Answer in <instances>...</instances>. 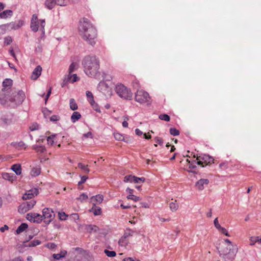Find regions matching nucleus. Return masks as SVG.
<instances>
[{
	"instance_id": "nucleus-1",
	"label": "nucleus",
	"mask_w": 261,
	"mask_h": 261,
	"mask_svg": "<svg viewBox=\"0 0 261 261\" xmlns=\"http://www.w3.org/2000/svg\"><path fill=\"white\" fill-rule=\"evenodd\" d=\"M79 29L80 35L84 40L91 45L95 44L97 31L87 18H83L80 21Z\"/></svg>"
},
{
	"instance_id": "nucleus-2",
	"label": "nucleus",
	"mask_w": 261,
	"mask_h": 261,
	"mask_svg": "<svg viewBox=\"0 0 261 261\" xmlns=\"http://www.w3.org/2000/svg\"><path fill=\"white\" fill-rule=\"evenodd\" d=\"M85 73L90 77H95L98 73L99 63L98 59L94 56H87L82 61Z\"/></svg>"
},
{
	"instance_id": "nucleus-3",
	"label": "nucleus",
	"mask_w": 261,
	"mask_h": 261,
	"mask_svg": "<svg viewBox=\"0 0 261 261\" xmlns=\"http://www.w3.org/2000/svg\"><path fill=\"white\" fill-rule=\"evenodd\" d=\"M217 249L220 256L225 260H233L238 252V247L236 245H220Z\"/></svg>"
},
{
	"instance_id": "nucleus-4",
	"label": "nucleus",
	"mask_w": 261,
	"mask_h": 261,
	"mask_svg": "<svg viewBox=\"0 0 261 261\" xmlns=\"http://www.w3.org/2000/svg\"><path fill=\"white\" fill-rule=\"evenodd\" d=\"M25 97L24 92L21 90L16 92L14 90L9 94V96H7L5 98L8 101L6 105L10 106L11 104L12 107L20 105L23 101Z\"/></svg>"
},
{
	"instance_id": "nucleus-5",
	"label": "nucleus",
	"mask_w": 261,
	"mask_h": 261,
	"mask_svg": "<svg viewBox=\"0 0 261 261\" xmlns=\"http://www.w3.org/2000/svg\"><path fill=\"white\" fill-rule=\"evenodd\" d=\"M13 81L10 79H6L3 82V89L0 93V103L2 105H6L8 101L5 98L7 96H9V94L14 90L11 89Z\"/></svg>"
},
{
	"instance_id": "nucleus-6",
	"label": "nucleus",
	"mask_w": 261,
	"mask_h": 261,
	"mask_svg": "<svg viewBox=\"0 0 261 261\" xmlns=\"http://www.w3.org/2000/svg\"><path fill=\"white\" fill-rule=\"evenodd\" d=\"M115 92L118 95L124 99L131 100L133 97V93L130 89L121 84H118L115 86Z\"/></svg>"
},
{
	"instance_id": "nucleus-7",
	"label": "nucleus",
	"mask_w": 261,
	"mask_h": 261,
	"mask_svg": "<svg viewBox=\"0 0 261 261\" xmlns=\"http://www.w3.org/2000/svg\"><path fill=\"white\" fill-rule=\"evenodd\" d=\"M45 24V22L44 19L38 20L36 15H33L30 25L32 31L36 32L40 29L44 34Z\"/></svg>"
},
{
	"instance_id": "nucleus-8",
	"label": "nucleus",
	"mask_w": 261,
	"mask_h": 261,
	"mask_svg": "<svg viewBox=\"0 0 261 261\" xmlns=\"http://www.w3.org/2000/svg\"><path fill=\"white\" fill-rule=\"evenodd\" d=\"M135 99L137 102L141 104L147 103L148 105L149 103L150 96L147 92L143 90H137L135 93Z\"/></svg>"
},
{
	"instance_id": "nucleus-9",
	"label": "nucleus",
	"mask_w": 261,
	"mask_h": 261,
	"mask_svg": "<svg viewBox=\"0 0 261 261\" xmlns=\"http://www.w3.org/2000/svg\"><path fill=\"white\" fill-rule=\"evenodd\" d=\"M201 159L203 161H201L199 158H197L196 160L194 161L192 163H190L189 162V163L190 164L189 165V168H194L195 167V165L193 164V163H195L198 165H201L202 167H204V165H203V163H204L205 165H207L208 164H211L212 163H213L214 161V159L208 155H204L201 158Z\"/></svg>"
},
{
	"instance_id": "nucleus-10",
	"label": "nucleus",
	"mask_w": 261,
	"mask_h": 261,
	"mask_svg": "<svg viewBox=\"0 0 261 261\" xmlns=\"http://www.w3.org/2000/svg\"><path fill=\"white\" fill-rule=\"evenodd\" d=\"M36 203V201L35 200L24 202L19 206L18 211L19 213L24 214L31 210Z\"/></svg>"
},
{
	"instance_id": "nucleus-11",
	"label": "nucleus",
	"mask_w": 261,
	"mask_h": 261,
	"mask_svg": "<svg viewBox=\"0 0 261 261\" xmlns=\"http://www.w3.org/2000/svg\"><path fill=\"white\" fill-rule=\"evenodd\" d=\"M43 219L44 222L49 224L54 218L55 214L51 209L49 208H45L42 211Z\"/></svg>"
},
{
	"instance_id": "nucleus-12",
	"label": "nucleus",
	"mask_w": 261,
	"mask_h": 261,
	"mask_svg": "<svg viewBox=\"0 0 261 261\" xmlns=\"http://www.w3.org/2000/svg\"><path fill=\"white\" fill-rule=\"evenodd\" d=\"M98 90L106 96L110 97L112 95V90L108 84L105 82H100L98 85Z\"/></svg>"
},
{
	"instance_id": "nucleus-13",
	"label": "nucleus",
	"mask_w": 261,
	"mask_h": 261,
	"mask_svg": "<svg viewBox=\"0 0 261 261\" xmlns=\"http://www.w3.org/2000/svg\"><path fill=\"white\" fill-rule=\"evenodd\" d=\"M26 218L30 222L36 223H40L43 220V216L36 213H28Z\"/></svg>"
},
{
	"instance_id": "nucleus-14",
	"label": "nucleus",
	"mask_w": 261,
	"mask_h": 261,
	"mask_svg": "<svg viewBox=\"0 0 261 261\" xmlns=\"http://www.w3.org/2000/svg\"><path fill=\"white\" fill-rule=\"evenodd\" d=\"M38 194V190L36 188L28 190L23 195L22 199L23 200H27L32 198L35 196H37Z\"/></svg>"
},
{
	"instance_id": "nucleus-15",
	"label": "nucleus",
	"mask_w": 261,
	"mask_h": 261,
	"mask_svg": "<svg viewBox=\"0 0 261 261\" xmlns=\"http://www.w3.org/2000/svg\"><path fill=\"white\" fill-rule=\"evenodd\" d=\"M42 68L40 65L37 66L33 70L31 79L34 80H37L41 74Z\"/></svg>"
},
{
	"instance_id": "nucleus-16",
	"label": "nucleus",
	"mask_w": 261,
	"mask_h": 261,
	"mask_svg": "<svg viewBox=\"0 0 261 261\" xmlns=\"http://www.w3.org/2000/svg\"><path fill=\"white\" fill-rule=\"evenodd\" d=\"M208 183L207 179H201L196 182V186L199 190H202L204 189V186L207 185Z\"/></svg>"
},
{
	"instance_id": "nucleus-17",
	"label": "nucleus",
	"mask_w": 261,
	"mask_h": 261,
	"mask_svg": "<svg viewBox=\"0 0 261 261\" xmlns=\"http://www.w3.org/2000/svg\"><path fill=\"white\" fill-rule=\"evenodd\" d=\"M56 5H58L57 0H45L44 2L45 7L48 10H51Z\"/></svg>"
},
{
	"instance_id": "nucleus-18",
	"label": "nucleus",
	"mask_w": 261,
	"mask_h": 261,
	"mask_svg": "<svg viewBox=\"0 0 261 261\" xmlns=\"http://www.w3.org/2000/svg\"><path fill=\"white\" fill-rule=\"evenodd\" d=\"M91 199L93 200V205H95L96 204H99L102 202L103 197L102 195L98 194L95 196L92 197Z\"/></svg>"
},
{
	"instance_id": "nucleus-19",
	"label": "nucleus",
	"mask_w": 261,
	"mask_h": 261,
	"mask_svg": "<svg viewBox=\"0 0 261 261\" xmlns=\"http://www.w3.org/2000/svg\"><path fill=\"white\" fill-rule=\"evenodd\" d=\"M85 230L89 232H96L99 230V228L94 225H87L85 226Z\"/></svg>"
},
{
	"instance_id": "nucleus-20",
	"label": "nucleus",
	"mask_w": 261,
	"mask_h": 261,
	"mask_svg": "<svg viewBox=\"0 0 261 261\" xmlns=\"http://www.w3.org/2000/svg\"><path fill=\"white\" fill-rule=\"evenodd\" d=\"M135 231L129 228H127L125 231L123 237L119 240V243L120 244L124 239L127 238L129 236H132L134 233Z\"/></svg>"
},
{
	"instance_id": "nucleus-21",
	"label": "nucleus",
	"mask_w": 261,
	"mask_h": 261,
	"mask_svg": "<svg viewBox=\"0 0 261 261\" xmlns=\"http://www.w3.org/2000/svg\"><path fill=\"white\" fill-rule=\"evenodd\" d=\"M12 14V11L10 10H5L0 13V18L2 19H6L9 17H11Z\"/></svg>"
},
{
	"instance_id": "nucleus-22",
	"label": "nucleus",
	"mask_w": 261,
	"mask_h": 261,
	"mask_svg": "<svg viewBox=\"0 0 261 261\" xmlns=\"http://www.w3.org/2000/svg\"><path fill=\"white\" fill-rule=\"evenodd\" d=\"M2 177L4 179L10 181L11 182L14 180L16 177L15 176H14L13 174L9 173H3L2 174Z\"/></svg>"
},
{
	"instance_id": "nucleus-23",
	"label": "nucleus",
	"mask_w": 261,
	"mask_h": 261,
	"mask_svg": "<svg viewBox=\"0 0 261 261\" xmlns=\"http://www.w3.org/2000/svg\"><path fill=\"white\" fill-rule=\"evenodd\" d=\"M11 169L13 171L16 175H20L21 173V168L19 164H14L12 166Z\"/></svg>"
},
{
	"instance_id": "nucleus-24",
	"label": "nucleus",
	"mask_w": 261,
	"mask_h": 261,
	"mask_svg": "<svg viewBox=\"0 0 261 261\" xmlns=\"http://www.w3.org/2000/svg\"><path fill=\"white\" fill-rule=\"evenodd\" d=\"M33 149L38 153H44L46 151L44 146L35 145L33 146Z\"/></svg>"
},
{
	"instance_id": "nucleus-25",
	"label": "nucleus",
	"mask_w": 261,
	"mask_h": 261,
	"mask_svg": "<svg viewBox=\"0 0 261 261\" xmlns=\"http://www.w3.org/2000/svg\"><path fill=\"white\" fill-rule=\"evenodd\" d=\"M81 118V115L79 112H74L71 116V120L73 123H74Z\"/></svg>"
},
{
	"instance_id": "nucleus-26",
	"label": "nucleus",
	"mask_w": 261,
	"mask_h": 261,
	"mask_svg": "<svg viewBox=\"0 0 261 261\" xmlns=\"http://www.w3.org/2000/svg\"><path fill=\"white\" fill-rule=\"evenodd\" d=\"M66 254H67L66 251L62 250L60 251V252L59 253L54 254L53 255V257H54V259L59 260V259H61V258L65 257V255H66Z\"/></svg>"
},
{
	"instance_id": "nucleus-27",
	"label": "nucleus",
	"mask_w": 261,
	"mask_h": 261,
	"mask_svg": "<svg viewBox=\"0 0 261 261\" xmlns=\"http://www.w3.org/2000/svg\"><path fill=\"white\" fill-rule=\"evenodd\" d=\"M250 245L253 246L256 243L261 244V238H259L258 237H251L249 239Z\"/></svg>"
},
{
	"instance_id": "nucleus-28",
	"label": "nucleus",
	"mask_w": 261,
	"mask_h": 261,
	"mask_svg": "<svg viewBox=\"0 0 261 261\" xmlns=\"http://www.w3.org/2000/svg\"><path fill=\"white\" fill-rule=\"evenodd\" d=\"M169 207L172 212H176L179 207L178 204L177 203L176 200H174V201L170 202Z\"/></svg>"
},
{
	"instance_id": "nucleus-29",
	"label": "nucleus",
	"mask_w": 261,
	"mask_h": 261,
	"mask_svg": "<svg viewBox=\"0 0 261 261\" xmlns=\"http://www.w3.org/2000/svg\"><path fill=\"white\" fill-rule=\"evenodd\" d=\"M28 227V225L26 223H22L16 229V233L19 234L24 231Z\"/></svg>"
},
{
	"instance_id": "nucleus-30",
	"label": "nucleus",
	"mask_w": 261,
	"mask_h": 261,
	"mask_svg": "<svg viewBox=\"0 0 261 261\" xmlns=\"http://www.w3.org/2000/svg\"><path fill=\"white\" fill-rule=\"evenodd\" d=\"M70 108L72 111H75L77 109L78 106L75 100L73 98H71L69 100Z\"/></svg>"
},
{
	"instance_id": "nucleus-31",
	"label": "nucleus",
	"mask_w": 261,
	"mask_h": 261,
	"mask_svg": "<svg viewBox=\"0 0 261 261\" xmlns=\"http://www.w3.org/2000/svg\"><path fill=\"white\" fill-rule=\"evenodd\" d=\"M90 212H92L94 215L98 216L101 214V210L99 207L93 206Z\"/></svg>"
},
{
	"instance_id": "nucleus-32",
	"label": "nucleus",
	"mask_w": 261,
	"mask_h": 261,
	"mask_svg": "<svg viewBox=\"0 0 261 261\" xmlns=\"http://www.w3.org/2000/svg\"><path fill=\"white\" fill-rule=\"evenodd\" d=\"M41 244V241H40L38 240H34L28 243V245H27V246L30 247H35L37 245H40Z\"/></svg>"
},
{
	"instance_id": "nucleus-33",
	"label": "nucleus",
	"mask_w": 261,
	"mask_h": 261,
	"mask_svg": "<svg viewBox=\"0 0 261 261\" xmlns=\"http://www.w3.org/2000/svg\"><path fill=\"white\" fill-rule=\"evenodd\" d=\"M2 122L5 124H9L12 122V119L11 117H4L1 119Z\"/></svg>"
},
{
	"instance_id": "nucleus-34",
	"label": "nucleus",
	"mask_w": 261,
	"mask_h": 261,
	"mask_svg": "<svg viewBox=\"0 0 261 261\" xmlns=\"http://www.w3.org/2000/svg\"><path fill=\"white\" fill-rule=\"evenodd\" d=\"M90 103L91 106L92 107L93 109L95 111H96L98 113H100L101 112L99 106L98 105V104L97 103H96L95 102L94 100H93V101L90 102Z\"/></svg>"
},
{
	"instance_id": "nucleus-35",
	"label": "nucleus",
	"mask_w": 261,
	"mask_h": 261,
	"mask_svg": "<svg viewBox=\"0 0 261 261\" xmlns=\"http://www.w3.org/2000/svg\"><path fill=\"white\" fill-rule=\"evenodd\" d=\"M88 165H84L81 163L78 164V167L81 169L84 173H88L90 172V170L87 168Z\"/></svg>"
},
{
	"instance_id": "nucleus-36",
	"label": "nucleus",
	"mask_w": 261,
	"mask_h": 261,
	"mask_svg": "<svg viewBox=\"0 0 261 261\" xmlns=\"http://www.w3.org/2000/svg\"><path fill=\"white\" fill-rule=\"evenodd\" d=\"M40 174V169L37 168H34L31 171V174L33 176H37Z\"/></svg>"
},
{
	"instance_id": "nucleus-37",
	"label": "nucleus",
	"mask_w": 261,
	"mask_h": 261,
	"mask_svg": "<svg viewBox=\"0 0 261 261\" xmlns=\"http://www.w3.org/2000/svg\"><path fill=\"white\" fill-rule=\"evenodd\" d=\"M134 178H135V176H133L132 175H126L124 177V181L125 182H134Z\"/></svg>"
},
{
	"instance_id": "nucleus-38",
	"label": "nucleus",
	"mask_w": 261,
	"mask_h": 261,
	"mask_svg": "<svg viewBox=\"0 0 261 261\" xmlns=\"http://www.w3.org/2000/svg\"><path fill=\"white\" fill-rule=\"evenodd\" d=\"M58 1V5L60 6H65L68 5L70 0H57Z\"/></svg>"
},
{
	"instance_id": "nucleus-39",
	"label": "nucleus",
	"mask_w": 261,
	"mask_h": 261,
	"mask_svg": "<svg viewBox=\"0 0 261 261\" xmlns=\"http://www.w3.org/2000/svg\"><path fill=\"white\" fill-rule=\"evenodd\" d=\"M159 118H160V119L167 121V122L169 121L170 120V118L169 116L167 114H161V115H159Z\"/></svg>"
},
{
	"instance_id": "nucleus-40",
	"label": "nucleus",
	"mask_w": 261,
	"mask_h": 261,
	"mask_svg": "<svg viewBox=\"0 0 261 261\" xmlns=\"http://www.w3.org/2000/svg\"><path fill=\"white\" fill-rule=\"evenodd\" d=\"M104 252L108 257H114L116 255V252L114 251H109L105 249Z\"/></svg>"
},
{
	"instance_id": "nucleus-41",
	"label": "nucleus",
	"mask_w": 261,
	"mask_h": 261,
	"mask_svg": "<svg viewBox=\"0 0 261 261\" xmlns=\"http://www.w3.org/2000/svg\"><path fill=\"white\" fill-rule=\"evenodd\" d=\"M86 96H87V97L88 98V101L89 102V103L91 101H93L94 100V97H93V95L92 94V93L89 91H87L86 92Z\"/></svg>"
},
{
	"instance_id": "nucleus-42",
	"label": "nucleus",
	"mask_w": 261,
	"mask_h": 261,
	"mask_svg": "<svg viewBox=\"0 0 261 261\" xmlns=\"http://www.w3.org/2000/svg\"><path fill=\"white\" fill-rule=\"evenodd\" d=\"M126 198L127 199H131L135 202L138 201L140 199L139 197L135 196L133 194H129L127 196Z\"/></svg>"
},
{
	"instance_id": "nucleus-43",
	"label": "nucleus",
	"mask_w": 261,
	"mask_h": 261,
	"mask_svg": "<svg viewBox=\"0 0 261 261\" xmlns=\"http://www.w3.org/2000/svg\"><path fill=\"white\" fill-rule=\"evenodd\" d=\"M145 181V178L143 177H138L135 176L134 178V183H143Z\"/></svg>"
},
{
	"instance_id": "nucleus-44",
	"label": "nucleus",
	"mask_w": 261,
	"mask_h": 261,
	"mask_svg": "<svg viewBox=\"0 0 261 261\" xmlns=\"http://www.w3.org/2000/svg\"><path fill=\"white\" fill-rule=\"evenodd\" d=\"M68 80H70L72 83H73L79 80V78L76 74L70 75L68 77Z\"/></svg>"
},
{
	"instance_id": "nucleus-45",
	"label": "nucleus",
	"mask_w": 261,
	"mask_h": 261,
	"mask_svg": "<svg viewBox=\"0 0 261 261\" xmlns=\"http://www.w3.org/2000/svg\"><path fill=\"white\" fill-rule=\"evenodd\" d=\"M88 198V196L85 193L81 194L80 196L77 198V199L81 202H83L84 201L87 200Z\"/></svg>"
},
{
	"instance_id": "nucleus-46",
	"label": "nucleus",
	"mask_w": 261,
	"mask_h": 261,
	"mask_svg": "<svg viewBox=\"0 0 261 261\" xmlns=\"http://www.w3.org/2000/svg\"><path fill=\"white\" fill-rule=\"evenodd\" d=\"M170 133L171 135H172L174 136H176L179 135V132L178 130H177V129H176L175 128H171L170 129Z\"/></svg>"
},
{
	"instance_id": "nucleus-47",
	"label": "nucleus",
	"mask_w": 261,
	"mask_h": 261,
	"mask_svg": "<svg viewBox=\"0 0 261 261\" xmlns=\"http://www.w3.org/2000/svg\"><path fill=\"white\" fill-rule=\"evenodd\" d=\"M59 218L61 220H65L68 217L64 212H59L58 213Z\"/></svg>"
},
{
	"instance_id": "nucleus-48",
	"label": "nucleus",
	"mask_w": 261,
	"mask_h": 261,
	"mask_svg": "<svg viewBox=\"0 0 261 261\" xmlns=\"http://www.w3.org/2000/svg\"><path fill=\"white\" fill-rule=\"evenodd\" d=\"M76 69V65L74 63H72L69 66L68 71L69 74H70L72 72H73Z\"/></svg>"
},
{
	"instance_id": "nucleus-49",
	"label": "nucleus",
	"mask_w": 261,
	"mask_h": 261,
	"mask_svg": "<svg viewBox=\"0 0 261 261\" xmlns=\"http://www.w3.org/2000/svg\"><path fill=\"white\" fill-rule=\"evenodd\" d=\"M114 137L116 140L122 141L124 140V137L120 134L116 133L114 134Z\"/></svg>"
},
{
	"instance_id": "nucleus-50",
	"label": "nucleus",
	"mask_w": 261,
	"mask_h": 261,
	"mask_svg": "<svg viewBox=\"0 0 261 261\" xmlns=\"http://www.w3.org/2000/svg\"><path fill=\"white\" fill-rule=\"evenodd\" d=\"M55 136V135H53L47 137V141L48 144L52 145L54 144V138Z\"/></svg>"
},
{
	"instance_id": "nucleus-51",
	"label": "nucleus",
	"mask_w": 261,
	"mask_h": 261,
	"mask_svg": "<svg viewBox=\"0 0 261 261\" xmlns=\"http://www.w3.org/2000/svg\"><path fill=\"white\" fill-rule=\"evenodd\" d=\"M45 247L50 249H54L57 247V245L54 243H48L45 245Z\"/></svg>"
},
{
	"instance_id": "nucleus-52",
	"label": "nucleus",
	"mask_w": 261,
	"mask_h": 261,
	"mask_svg": "<svg viewBox=\"0 0 261 261\" xmlns=\"http://www.w3.org/2000/svg\"><path fill=\"white\" fill-rule=\"evenodd\" d=\"M12 42V38L10 36H7L4 38V44L8 45Z\"/></svg>"
},
{
	"instance_id": "nucleus-53",
	"label": "nucleus",
	"mask_w": 261,
	"mask_h": 261,
	"mask_svg": "<svg viewBox=\"0 0 261 261\" xmlns=\"http://www.w3.org/2000/svg\"><path fill=\"white\" fill-rule=\"evenodd\" d=\"M218 230L222 233L225 234L226 236H230L229 233L228 232V231L224 227H221Z\"/></svg>"
},
{
	"instance_id": "nucleus-54",
	"label": "nucleus",
	"mask_w": 261,
	"mask_h": 261,
	"mask_svg": "<svg viewBox=\"0 0 261 261\" xmlns=\"http://www.w3.org/2000/svg\"><path fill=\"white\" fill-rule=\"evenodd\" d=\"M132 86L135 89H138L140 87V84L138 81L135 80L132 83Z\"/></svg>"
},
{
	"instance_id": "nucleus-55",
	"label": "nucleus",
	"mask_w": 261,
	"mask_h": 261,
	"mask_svg": "<svg viewBox=\"0 0 261 261\" xmlns=\"http://www.w3.org/2000/svg\"><path fill=\"white\" fill-rule=\"evenodd\" d=\"M214 225L215 226V227L218 229L219 230L221 227V226L219 224V222H218V218H216L214 221Z\"/></svg>"
},
{
	"instance_id": "nucleus-56",
	"label": "nucleus",
	"mask_w": 261,
	"mask_h": 261,
	"mask_svg": "<svg viewBox=\"0 0 261 261\" xmlns=\"http://www.w3.org/2000/svg\"><path fill=\"white\" fill-rule=\"evenodd\" d=\"M155 141L156 143L159 144L160 145H162L163 144V140L162 138L156 137L155 138Z\"/></svg>"
},
{
	"instance_id": "nucleus-57",
	"label": "nucleus",
	"mask_w": 261,
	"mask_h": 261,
	"mask_svg": "<svg viewBox=\"0 0 261 261\" xmlns=\"http://www.w3.org/2000/svg\"><path fill=\"white\" fill-rule=\"evenodd\" d=\"M88 179V176H81V180L79 181L78 185H82L84 184L86 180Z\"/></svg>"
},
{
	"instance_id": "nucleus-58",
	"label": "nucleus",
	"mask_w": 261,
	"mask_h": 261,
	"mask_svg": "<svg viewBox=\"0 0 261 261\" xmlns=\"http://www.w3.org/2000/svg\"><path fill=\"white\" fill-rule=\"evenodd\" d=\"M6 31V26L5 25H1L0 26V36L5 34Z\"/></svg>"
},
{
	"instance_id": "nucleus-59",
	"label": "nucleus",
	"mask_w": 261,
	"mask_h": 261,
	"mask_svg": "<svg viewBox=\"0 0 261 261\" xmlns=\"http://www.w3.org/2000/svg\"><path fill=\"white\" fill-rule=\"evenodd\" d=\"M220 245H233L232 243L228 239H226L224 240V242H222Z\"/></svg>"
},
{
	"instance_id": "nucleus-60",
	"label": "nucleus",
	"mask_w": 261,
	"mask_h": 261,
	"mask_svg": "<svg viewBox=\"0 0 261 261\" xmlns=\"http://www.w3.org/2000/svg\"><path fill=\"white\" fill-rule=\"evenodd\" d=\"M59 120V117L57 115H53L50 118L51 121L55 122Z\"/></svg>"
},
{
	"instance_id": "nucleus-61",
	"label": "nucleus",
	"mask_w": 261,
	"mask_h": 261,
	"mask_svg": "<svg viewBox=\"0 0 261 261\" xmlns=\"http://www.w3.org/2000/svg\"><path fill=\"white\" fill-rule=\"evenodd\" d=\"M32 131L35 130L38 128V125L37 124H33L30 127Z\"/></svg>"
},
{
	"instance_id": "nucleus-62",
	"label": "nucleus",
	"mask_w": 261,
	"mask_h": 261,
	"mask_svg": "<svg viewBox=\"0 0 261 261\" xmlns=\"http://www.w3.org/2000/svg\"><path fill=\"white\" fill-rule=\"evenodd\" d=\"M9 229L8 226L7 225H5L4 226L1 227L0 228V231L2 232H4L6 230H8Z\"/></svg>"
},
{
	"instance_id": "nucleus-63",
	"label": "nucleus",
	"mask_w": 261,
	"mask_h": 261,
	"mask_svg": "<svg viewBox=\"0 0 261 261\" xmlns=\"http://www.w3.org/2000/svg\"><path fill=\"white\" fill-rule=\"evenodd\" d=\"M122 261H140L139 260H136L134 259L133 258L131 257H127L124 258Z\"/></svg>"
},
{
	"instance_id": "nucleus-64",
	"label": "nucleus",
	"mask_w": 261,
	"mask_h": 261,
	"mask_svg": "<svg viewBox=\"0 0 261 261\" xmlns=\"http://www.w3.org/2000/svg\"><path fill=\"white\" fill-rule=\"evenodd\" d=\"M11 261H23V259L21 257L18 256L17 257L14 258Z\"/></svg>"
}]
</instances>
